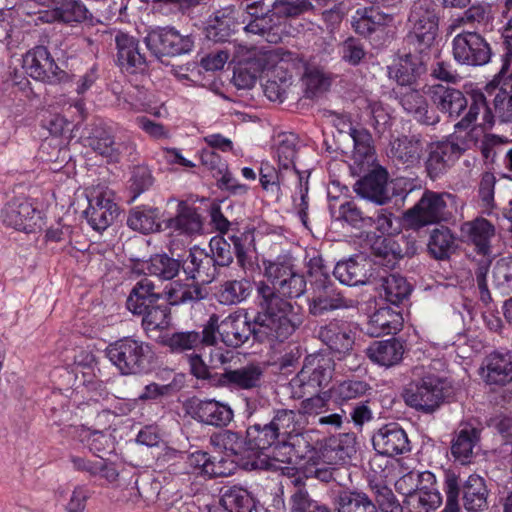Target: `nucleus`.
<instances>
[{
    "instance_id": "obj_7",
    "label": "nucleus",
    "mask_w": 512,
    "mask_h": 512,
    "mask_svg": "<svg viewBox=\"0 0 512 512\" xmlns=\"http://www.w3.org/2000/svg\"><path fill=\"white\" fill-rule=\"evenodd\" d=\"M312 297L308 301L309 313L320 317L335 310L356 308L358 301L347 298L338 290L320 257H314L309 262Z\"/></svg>"
},
{
    "instance_id": "obj_55",
    "label": "nucleus",
    "mask_w": 512,
    "mask_h": 512,
    "mask_svg": "<svg viewBox=\"0 0 512 512\" xmlns=\"http://www.w3.org/2000/svg\"><path fill=\"white\" fill-rule=\"evenodd\" d=\"M284 169L279 167L277 170L274 166L268 162L261 163L259 180L261 187L271 195L279 198L282 195L281 186L285 185V174Z\"/></svg>"
},
{
    "instance_id": "obj_1",
    "label": "nucleus",
    "mask_w": 512,
    "mask_h": 512,
    "mask_svg": "<svg viewBox=\"0 0 512 512\" xmlns=\"http://www.w3.org/2000/svg\"><path fill=\"white\" fill-rule=\"evenodd\" d=\"M265 276L271 286L261 283L257 289L259 307L267 314L262 317L276 324L289 338L303 322L301 307L292 303V299L305 293V277L295 271L290 260L280 258L265 265Z\"/></svg>"
},
{
    "instance_id": "obj_63",
    "label": "nucleus",
    "mask_w": 512,
    "mask_h": 512,
    "mask_svg": "<svg viewBox=\"0 0 512 512\" xmlns=\"http://www.w3.org/2000/svg\"><path fill=\"white\" fill-rule=\"evenodd\" d=\"M355 444L356 439L353 434L343 433L330 439L327 451L335 452L336 462H346L356 452Z\"/></svg>"
},
{
    "instance_id": "obj_43",
    "label": "nucleus",
    "mask_w": 512,
    "mask_h": 512,
    "mask_svg": "<svg viewBox=\"0 0 512 512\" xmlns=\"http://www.w3.org/2000/svg\"><path fill=\"white\" fill-rule=\"evenodd\" d=\"M488 384L505 385L512 381V352H494L487 358Z\"/></svg>"
},
{
    "instance_id": "obj_33",
    "label": "nucleus",
    "mask_w": 512,
    "mask_h": 512,
    "mask_svg": "<svg viewBox=\"0 0 512 512\" xmlns=\"http://www.w3.org/2000/svg\"><path fill=\"white\" fill-rule=\"evenodd\" d=\"M366 354L373 363L389 368L402 361L404 345L396 338L374 341L366 349Z\"/></svg>"
},
{
    "instance_id": "obj_48",
    "label": "nucleus",
    "mask_w": 512,
    "mask_h": 512,
    "mask_svg": "<svg viewBox=\"0 0 512 512\" xmlns=\"http://www.w3.org/2000/svg\"><path fill=\"white\" fill-rule=\"evenodd\" d=\"M221 502L230 512H258L252 494L241 486H231L223 490Z\"/></svg>"
},
{
    "instance_id": "obj_3",
    "label": "nucleus",
    "mask_w": 512,
    "mask_h": 512,
    "mask_svg": "<svg viewBox=\"0 0 512 512\" xmlns=\"http://www.w3.org/2000/svg\"><path fill=\"white\" fill-rule=\"evenodd\" d=\"M502 73L503 69L485 87L487 93L493 96V110L487 104L484 92L480 89H472L468 93V97H470L469 110L455 125L456 128L468 129L476 122L480 112H482L483 120L481 125L484 127H492L496 119L501 123L512 121V82L507 77L502 76Z\"/></svg>"
},
{
    "instance_id": "obj_6",
    "label": "nucleus",
    "mask_w": 512,
    "mask_h": 512,
    "mask_svg": "<svg viewBox=\"0 0 512 512\" xmlns=\"http://www.w3.org/2000/svg\"><path fill=\"white\" fill-rule=\"evenodd\" d=\"M267 315L260 309L253 320H249L241 313H232L221 320L220 339L229 347H239L251 335L259 342H283L288 338L277 328L276 324L264 321L262 315Z\"/></svg>"
},
{
    "instance_id": "obj_59",
    "label": "nucleus",
    "mask_w": 512,
    "mask_h": 512,
    "mask_svg": "<svg viewBox=\"0 0 512 512\" xmlns=\"http://www.w3.org/2000/svg\"><path fill=\"white\" fill-rule=\"evenodd\" d=\"M339 219L357 229L368 228L372 221L370 215L365 214L354 201L348 200L339 206Z\"/></svg>"
},
{
    "instance_id": "obj_18",
    "label": "nucleus",
    "mask_w": 512,
    "mask_h": 512,
    "mask_svg": "<svg viewBox=\"0 0 512 512\" xmlns=\"http://www.w3.org/2000/svg\"><path fill=\"white\" fill-rule=\"evenodd\" d=\"M40 211L23 197L8 201L1 211L2 223L18 231L33 232L41 220Z\"/></svg>"
},
{
    "instance_id": "obj_42",
    "label": "nucleus",
    "mask_w": 512,
    "mask_h": 512,
    "mask_svg": "<svg viewBox=\"0 0 512 512\" xmlns=\"http://www.w3.org/2000/svg\"><path fill=\"white\" fill-rule=\"evenodd\" d=\"M303 146L299 136L293 132H285L278 136L274 157L279 167L292 176V172L298 170L295 166V158Z\"/></svg>"
},
{
    "instance_id": "obj_38",
    "label": "nucleus",
    "mask_w": 512,
    "mask_h": 512,
    "mask_svg": "<svg viewBox=\"0 0 512 512\" xmlns=\"http://www.w3.org/2000/svg\"><path fill=\"white\" fill-rule=\"evenodd\" d=\"M53 17L69 25L79 23L94 25L98 22L81 0H61L53 9Z\"/></svg>"
},
{
    "instance_id": "obj_36",
    "label": "nucleus",
    "mask_w": 512,
    "mask_h": 512,
    "mask_svg": "<svg viewBox=\"0 0 512 512\" xmlns=\"http://www.w3.org/2000/svg\"><path fill=\"white\" fill-rule=\"evenodd\" d=\"M288 479L295 488L290 496V512H332L328 505L310 497L305 488V481L299 472H293Z\"/></svg>"
},
{
    "instance_id": "obj_4",
    "label": "nucleus",
    "mask_w": 512,
    "mask_h": 512,
    "mask_svg": "<svg viewBox=\"0 0 512 512\" xmlns=\"http://www.w3.org/2000/svg\"><path fill=\"white\" fill-rule=\"evenodd\" d=\"M442 490L446 498L442 512H461L460 495L467 512H484L488 508L486 480L476 473L463 480L456 470L445 469Z\"/></svg>"
},
{
    "instance_id": "obj_11",
    "label": "nucleus",
    "mask_w": 512,
    "mask_h": 512,
    "mask_svg": "<svg viewBox=\"0 0 512 512\" xmlns=\"http://www.w3.org/2000/svg\"><path fill=\"white\" fill-rule=\"evenodd\" d=\"M451 198L449 193L426 190L419 201L406 212V220L414 228L445 221L449 215L446 200Z\"/></svg>"
},
{
    "instance_id": "obj_28",
    "label": "nucleus",
    "mask_w": 512,
    "mask_h": 512,
    "mask_svg": "<svg viewBox=\"0 0 512 512\" xmlns=\"http://www.w3.org/2000/svg\"><path fill=\"white\" fill-rule=\"evenodd\" d=\"M424 146L420 136L402 135L391 141L389 157L396 165L414 168L421 162Z\"/></svg>"
},
{
    "instance_id": "obj_29",
    "label": "nucleus",
    "mask_w": 512,
    "mask_h": 512,
    "mask_svg": "<svg viewBox=\"0 0 512 512\" xmlns=\"http://www.w3.org/2000/svg\"><path fill=\"white\" fill-rule=\"evenodd\" d=\"M426 72V64L420 55L407 53L399 57L398 61L389 67V75L399 88H407L417 83Z\"/></svg>"
},
{
    "instance_id": "obj_19",
    "label": "nucleus",
    "mask_w": 512,
    "mask_h": 512,
    "mask_svg": "<svg viewBox=\"0 0 512 512\" xmlns=\"http://www.w3.org/2000/svg\"><path fill=\"white\" fill-rule=\"evenodd\" d=\"M317 337L331 352L342 356L349 355L355 343V332L350 323L341 319L321 325Z\"/></svg>"
},
{
    "instance_id": "obj_60",
    "label": "nucleus",
    "mask_w": 512,
    "mask_h": 512,
    "mask_svg": "<svg viewBox=\"0 0 512 512\" xmlns=\"http://www.w3.org/2000/svg\"><path fill=\"white\" fill-rule=\"evenodd\" d=\"M227 240L234 247V254L241 267L245 266L247 255L254 247V232L251 230L236 231L227 235Z\"/></svg>"
},
{
    "instance_id": "obj_14",
    "label": "nucleus",
    "mask_w": 512,
    "mask_h": 512,
    "mask_svg": "<svg viewBox=\"0 0 512 512\" xmlns=\"http://www.w3.org/2000/svg\"><path fill=\"white\" fill-rule=\"evenodd\" d=\"M183 408L186 415L196 422L216 428L228 426L234 417L230 405L212 398L190 397L184 402Z\"/></svg>"
},
{
    "instance_id": "obj_20",
    "label": "nucleus",
    "mask_w": 512,
    "mask_h": 512,
    "mask_svg": "<svg viewBox=\"0 0 512 512\" xmlns=\"http://www.w3.org/2000/svg\"><path fill=\"white\" fill-rule=\"evenodd\" d=\"M396 99L403 110L418 123L434 125L439 122V116L430 107L425 94L414 88H397L393 90Z\"/></svg>"
},
{
    "instance_id": "obj_8",
    "label": "nucleus",
    "mask_w": 512,
    "mask_h": 512,
    "mask_svg": "<svg viewBox=\"0 0 512 512\" xmlns=\"http://www.w3.org/2000/svg\"><path fill=\"white\" fill-rule=\"evenodd\" d=\"M439 8L434 0H414L407 16L406 41L422 54L434 44L439 31Z\"/></svg>"
},
{
    "instance_id": "obj_62",
    "label": "nucleus",
    "mask_w": 512,
    "mask_h": 512,
    "mask_svg": "<svg viewBox=\"0 0 512 512\" xmlns=\"http://www.w3.org/2000/svg\"><path fill=\"white\" fill-rule=\"evenodd\" d=\"M208 253L219 270L228 267L233 262L231 244L223 236H214L210 239Z\"/></svg>"
},
{
    "instance_id": "obj_23",
    "label": "nucleus",
    "mask_w": 512,
    "mask_h": 512,
    "mask_svg": "<svg viewBox=\"0 0 512 512\" xmlns=\"http://www.w3.org/2000/svg\"><path fill=\"white\" fill-rule=\"evenodd\" d=\"M88 146L109 162H118L123 153L132 149L128 142H117L111 131L102 123H94L87 137Z\"/></svg>"
},
{
    "instance_id": "obj_24",
    "label": "nucleus",
    "mask_w": 512,
    "mask_h": 512,
    "mask_svg": "<svg viewBox=\"0 0 512 512\" xmlns=\"http://www.w3.org/2000/svg\"><path fill=\"white\" fill-rule=\"evenodd\" d=\"M463 149L454 142L441 141L431 145L425 162L427 175L436 180L444 175L461 156Z\"/></svg>"
},
{
    "instance_id": "obj_15",
    "label": "nucleus",
    "mask_w": 512,
    "mask_h": 512,
    "mask_svg": "<svg viewBox=\"0 0 512 512\" xmlns=\"http://www.w3.org/2000/svg\"><path fill=\"white\" fill-rule=\"evenodd\" d=\"M452 53L461 65L483 66L492 56V50L485 38L475 31H464L452 40Z\"/></svg>"
},
{
    "instance_id": "obj_56",
    "label": "nucleus",
    "mask_w": 512,
    "mask_h": 512,
    "mask_svg": "<svg viewBox=\"0 0 512 512\" xmlns=\"http://www.w3.org/2000/svg\"><path fill=\"white\" fill-rule=\"evenodd\" d=\"M292 176L297 179V191L296 195L293 197L294 208L297 210V213L301 219V221L306 224L307 216H308V191H309V170H295L292 172Z\"/></svg>"
},
{
    "instance_id": "obj_10",
    "label": "nucleus",
    "mask_w": 512,
    "mask_h": 512,
    "mask_svg": "<svg viewBox=\"0 0 512 512\" xmlns=\"http://www.w3.org/2000/svg\"><path fill=\"white\" fill-rule=\"evenodd\" d=\"M443 382L435 375H427L405 388V404L423 414H433L444 402Z\"/></svg>"
},
{
    "instance_id": "obj_53",
    "label": "nucleus",
    "mask_w": 512,
    "mask_h": 512,
    "mask_svg": "<svg viewBox=\"0 0 512 512\" xmlns=\"http://www.w3.org/2000/svg\"><path fill=\"white\" fill-rule=\"evenodd\" d=\"M406 502L412 512H432L441 506L443 498L436 488L422 487L410 493Z\"/></svg>"
},
{
    "instance_id": "obj_61",
    "label": "nucleus",
    "mask_w": 512,
    "mask_h": 512,
    "mask_svg": "<svg viewBox=\"0 0 512 512\" xmlns=\"http://www.w3.org/2000/svg\"><path fill=\"white\" fill-rule=\"evenodd\" d=\"M212 445L223 449L227 455L241 454L244 446L242 436L238 432L224 430L214 434L210 438Z\"/></svg>"
},
{
    "instance_id": "obj_57",
    "label": "nucleus",
    "mask_w": 512,
    "mask_h": 512,
    "mask_svg": "<svg viewBox=\"0 0 512 512\" xmlns=\"http://www.w3.org/2000/svg\"><path fill=\"white\" fill-rule=\"evenodd\" d=\"M454 244V238L447 227L441 226L432 231L428 242L431 254L437 259H445L449 256Z\"/></svg>"
},
{
    "instance_id": "obj_51",
    "label": "nucleus",
    "mask_w": 512,
    "mask_h": 512,
    "mask_svg": "<svg viewBox=\"0 0 512 512\" xmlns=\"http://www.w3.org/2000/svg\"><path fill=\"white\" fill-rule=\"evenodd\" d=\"M375 263L393 269L398 261L404 257L399 243L390 237L376 240L372 246Z\"/></svg>"
},
{
    "instance_id": "obj_45",
    "label": "nucleus",
    "mask_w": 512,
    "mask_h": 512,
    "mask_svg": "<svg viewBox=\"0 0 512 512\" xmlns=\"http://www.w3.org/2000/svg\"><path fill=\"white\" fill-rule=\"evenodd\" d=\"M366 261L358 262L354 258L340 261L333 270V275L342 284L357 286L370 283L371 275H367Z\"/></svg>"
},
{
    "instance_id": "obj_44",
    "label": "nucleus",
    "mask_w": 512,
    "mask_h": 512,
    "mask_svg": "<svg viewBox=\"0 0 512 512\" xmlns=\"http://www.w3.org/2000/svg\"><path fill=\"white\" fill-rule=\"evenodd\" d=\"M265 368L260 363H248L232 369L233 390L254 391L264 382Z\"/></svg>"
},
{
    "instance_id": "obj_49",
    "label": "nucleus",
    "mask_w": 512,
    "mask_h": 512,
    "mask_svg": "<svg viewBox=\"0 0 512 512\" xmlns=\"http://www.w3.org/2000/svg\"><path fill=\"white\" fill-rule=\"evenodd\" d=\"M251 291L252 284L247 279L227 280L219 286L216 298L220 304L234 305L247 299Z\"/></svg>"
},
{
    "instance_id": "obj_17",
    "label": "nucleus",
    "mask_w": 512,
    "mask_h": 512,
    "mask_svg": "<svg viewBox=\"0 0 512 512\" xmlns=\"http://www.w3.org/2000/svg\"><path fill=\"white\" fill-rule=\"evenodd\" d=\"M116 50V65L122 72L128 74L143 73L148 68V63L140 51L139 40L127 32L117 31L114 37Z\"/></svg>"
},
{
    "instance_id": "obj_13",
    "label": "nucleus",
    "mask_w": 512,
    "mask_h": 512,
    "mask_svg": "<svg viewBox=\"0 0 512 512\" xmlns=\"http://www.w3.org/2000/svg\"><path fill=\"white\" fill-rule=\"evenodd\" d=\"M334 371L335 362L331 356L321 353L311 354L305 358L295 381L302 387L303 393H317L330 383Z\"/></svg>"
},
{
    "instance_id": "obj_64",
    "label": "nucleus",
    "mask_w": 512,
    "mask_h": 512,
    "mask_svg": "<svg viewBox=\"0 0 512 512\" xmlns=\"http://www.w3.org/2000/svg\"><path fill=\"white\" fill-rule=\"evenodd\" d=\"M375 502L382 512H403V507L393 491L384 484L370 485Z\"/></svg>"
},
{
    "instance_id": "obj_5",
    "label": "nucleus",
    "mask_w": 512,
    "mask_h": 512,
    "mask_svg": "<svg viewBox=\"0 0 512 512\" xmlns=\"http://www.w3.org/2000/svg\"><path fill=\"white\" fill-rule=\"evenodd\" d=\"M162 294L156 291L155 283L148 277L140 278L132 287L126 307L133 315L142 317L145 331L164 330L170 325L168 305L159 304Z\"/></svg>"
},
{
    "instance_id": "obj_40",
    "label": "nucleus",
    "mask_w": 512,
    "mask_h": 512,
    "mask_svg": "<svg viewBox=\"0 0 512 512\" xmlns=\"http://www.w3.org/2000/svg\"><path fill=\"white\" fill-rule=\"evenodd\" d=\"M335 512H377L376 504L359 490L343 489L333 500Z\"/></svg>"
},
{
    "instance_id": "obj_21",
    "label": "nucleus",
    "mask_w": 512,
    "mask_h": 512,
    "mask_svg": "<svg viewBox=\"0 0 512 512\" xmlns=\"http://www.w3.org/2000/svg\"><path fill=\"white\" fill-rule=\"evenodd\" d=\"M374 449L381 455L396 456L411 451L407 433L398 423H388L378 429L373 437Z\"/></svg>"
},
{
    "instance_id": "obj_16",
    "label": "nucleus",
    "mask_w": 512,
    "mask_h": 512,
    "mask_svg": "<svg viewBox=\"0 0 512 512\" xmlns=\"http://www.w3.org/2000/svg\"><path fill=\"white\" fill-rule=\"evenodd\" d=\"M144 41L147 49L158 59L162 56L188 53L194 46L191 36H183L176 29L170 27L149 32Z\"/></svg>"
},
{
    "instance_id": "obj_46",
    "label": "nucleus",
    "mask_w": 512,
    "mask_h": 512,
    "mask_svg": "<svg viewBox=\"0 0 512 512\" xmlns=\"http://www.w3.org/2000/svg\"><path fill=\"white\" fill-rule=\"evenodd\" d=\"M371 389L370 384L365 380L353 378L340 381L333 385L330 389V395L335 403L343 405L349 401L366 396L370 393Z\"/></svg>"
},
{
    "instance_id": "obj_2",
    "label": "nucleus",
    "mask_w": 512,
    "mask_h": 512,
    "mask_svg": "<svg viewBox=\"0 0 512 512\" xmlns=\"http://www.w3.org/2000/svg\"><path fill=\"white\" fill-rule=\"evenodd\" d=\"M298 414L291 409H276L268 422H254L246 430L250 449L261 452L271 450L274 458L282 449H292L303 438Z\"/></svg>"
},
{
    "instance_id": "obj_12",
    "label": "nucleus",
    "mask_w": 512,
    "mask_h": 512,
    "mask_svg": "<svg viewBox=\"0 0 512 512\" xmlns=\"http://www.w3.org/2000/svg\"><path fill=\"white\" fill-rule=\"evenodd\" d=\"M22 68L36 81L56 84L64 81L67 73L62 70L46 46L37 45L29 49L22 57Z\"/></svg>"
},
{
    "instance_id": "obj_37",
    "label": "nucleus",
    "mask_w": 512,
    "mask_h": 512,
    "mask_svg": "<svg viewBox=\"0 0 512 512\" xmlns=\"http://www.w3.org/2000/svg\"><path fill=\"white\" fill-rule=\"evenodd\" d=\"M207 296V290L196 281L192 283L174 281L165 288V298L171 306L193 304Z\"/></svg>"
},
{
    "instance_id": "obj_32",
    "label": "nucleus",
    "mask_w": 512,
    "mask_h": 512,
    "mask_svg": "<svg viewBox=\"0 0 512 512\" xmlns=\"http://www.w3.org/2000/svg\"><path fill=\"white\" fill-rule=\"evenodd\" d=\"M403 327V317L391 307H380L370 315L366 331L372 337L396 334Z\"/></svg>"
},
{
    "instance_id": "obj_39",
    "label": "nucleus",
    "mask_w": 512,
    "mask_h": 512,
    "mask_svg": "<svg viewBox=\"0 0 512 512\" xmlns=\"http://www.w3.org/2000/svg\"><path fill=\"white\" fill-rule=\"evenodd\" d=\"M252 64L255 65V70L260 73L264 70H271L280 66L281 69H285V65L294 61V54L282 47L275 48H262L253 49L250 51Z\"/></svg>"
},
{
    "instance_id": "obj_30",
    "label": "nucleus",
    "mask_w": 512,
    "mask_h": 512,
    "mask_svg": "<svg viewBox=\"0 0 512 512\" xmlns=\"http://www.w3.org/2000/svg\"><path fill=\"white\" fill-rule=\"evenodd\" d=\"M481 430L472 424H461L451 441V454L462 465L472 462L474 448L479 443Z\"/></svg>"
},
{
    "instance_id": "obj_58",
    "label": "nucleus",
    "mask_w": 512,
    "mask_h": 512,
    "mask_svg": "<svg viewBox=\"0 0 512 512\" xmlns=\"http://www.w3.org/2000/svg\"><path fill=\"white\" fill-rule=\"evenodd\" d=\"M163 344L173 353L194 350L200 345V333L197 331L175 332L164 339Z\"/></svg>"
},
{
    "instance_id": "obj_26",
    "label": "nucleus",
    "mask_w": 512,
    "mask_h": 512,
    "mask_svg": "<svg viewBox=\"0 0 512 512\" xmlns=\"http://www.w3.org/2000/svg\"><path fill=\"white\" fill-rule=\"evenodd\" d=\"M463 241L473 245L477 254L491 257V240L495 237V226L483 217L464 222L460 228Z\"/></svg>"
},
{
    "instance_id": "obj_34",
    "label": "nucleus",
    "mask_w": 512,
    "mask_h": 512,
    "mask_svg": "<svg viewBox=\"0 0 512 512\" xmlns=\"http://www.w3.org/2000/svg\"><path fill=\"white\" fill-rule=\"evenodd\" d=\"M392 20V15L380 11L378 8H360L352 17V26L356 33L367 37L377 31H383Z\"/></svg>"
},
{
    "instance_id": "obj_47",
    "label": "nucleus",
    "mask_w": 512,
    "mask_h": 512,
    "mask_svg": "<svg viewBox=\"0 0 512 512\" xmlns=\"http://www.w3.org/2000/svg\"><path fill=\"white\" fill-rule=\"evenodd\" d=\"M126 223L132 230L143 234L158 231L160 228L159 210L146 206L135 207L130 210Z\"/></svg>"
},
{
    "instance_id": "obj_27",
    "label": "nucleus",
    "mask_w": 512,
    "mask_h": 512,
    "mask_svg": "<svg viewBox=\"0 0 512 512\" xmlns=\"http://www.w3.org/2000/svg\"><path fill=\"white\" fill-rule=\"evenodd\" d=\"M182 268L189 279L199 284L211 283L220 272L208 251L197 246L190 249Z\"/></svg>"
},
{
    "instance_id": "obj_35",
    "label": "nucleus",
    "mask_w": 512,
    "mask_h": 512,
    "mask_svg": "<svg viewBox=\"0 0 512 512\" xmlns=\"http://www.w3.org/2000/svg\"><path fill=\"white\" fill-rule=\"evenodd\" d=\"M166 227L178 234L192 236L201 232L202 219L194 206L180 201L175 216L166 221Z\"/></svg>"
},
{
    "instance_id": "obj_54",
    "label": "nucleus",
    "mask_w": 512,
    "mask_h": 512,
    "mask_svg": "<svg viewBox=\"0 0 512 512\" xmlns=\"http://www.w3.org/2000/svg\"><path fill=\"white\" fill-rule=\"evenodd\" d=\"M250 17L249 22L245 25L244 30L248 33L258 34L266 37L268 42H276L277 35L271 31L276 24L273 22V13H261L260 10H247Z\"/></svg>"
},
{
    "instance_id": "obj_22",
    "label": "nucleus",
    "mask_w": 512,
    "mask_h": 512,
    "mask_svg": "<svg viewBox=\"0 0 512 512\" xmlns=\"http://www.w3.org/2000/svg\"><path fill=\"white\" fill-rule=\"evenodd\" d=\"M119 214V207L107 191L96 192L89 198V206L84 211L88 224L95 231H104Z\"/></svg>"
},
{
    "instance_id": "obj_41",
    "label": "nucleus",
    "mask_w": 512,
    "mask_h": 512,
    "mask_svg": "<svg viewBox=\"0 0 512 512\" xmlns=\"http://www.w3.org/2000/svg\"><path fill=\"white\" fill-rule=\"evenodd\" d=\"M236 25L234 8L226 7L217 10L205 29L206 37L214 42H225L235 31Z\"/></svg>"
},
{
    "instance_id": "obj_52",
    "label": "nucleus",
    "mask_w": 512,
    "mask_h": 512,
    "mask_svg": "<svg viewBox=\"0 0 512 512\" xmlns=\"http://www.w3.org/2000/svg\"><path fill=\"white\" fill-rule=\"evenodd\" d=\"M183 263L167 254H155L146 262V270L149 275L161 280L174 279L182 268Z\"/></svg>"
},
{
    "instance_id": "obj_25",
    "label": "nucleus",
    "mask_w": 512,
    "mask_h": 512,
    "mask_svg": "<svg viewBox=\"0 0 512 512\" xmlns=\"http://www.w3.org/2000/svg\"><path fill=\"white\" fill-rule=\"evenodd\" d=\"M432 103L440 112L452 119H457L470 106V97L467 98L462 91L441 84L429 88Z\"/></svg>"
},
{
    "instance_id": "obj_50",
    "label": "nucleus",
    "mask_w": 512,
    "mask_h": 512,
    "mask_svg": "<svg viewBox=\"0 0 512 512\" xmlns=\"http://www.w3.org/2000/svg\"><path fill=\"white\" fill-rule=\"evenodd\" d=\"M379 281L385 299L393 305L402 303L411 293L410 284L399 274L380 275Z\"/></svg>"
},
{
    "instance_id": "obj_31",
    "label": "nucleus",
    "mask_w": 512,
    "mask_h": 512,
    "mask_svg": "<svg viewBox=\"0 0 512 512\" xmlns=\"http://www.w3.org/2000/svg\"><path fill=\"white\" fill-rule=\"evenodd\" d=\"M388 173L384 169L373 170L359 179L354 186L355 192L363 198L372 200L377 204H384L390 200L387 191Z\"/></svg>"
},
{
    "instance_id": "obj_9",
    "label": "nucleus",
    "mask_w": 512,
    "mask_h": 512,
    "mask_svg": "<svg viewBox=\"0 0 512 512\" xmlns=\"http://www.w3.org/2000/svg\"><path fill=\"white\" fill-rule=\"evenodd\" d=\"M106 357L122 375L145 372L152 360V346L133 337H123L110 343L105 349Z\"/></svg>"
}]
</instances>
